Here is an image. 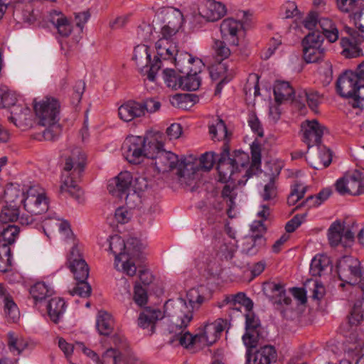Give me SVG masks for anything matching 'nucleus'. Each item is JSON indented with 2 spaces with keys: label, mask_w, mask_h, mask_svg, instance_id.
Listing matches in <instances>:
<instances>
[{
  "label": "nucleus",
  "mask_w": 364,
  "mask_h": 364,
  "mask_svg": "<svg viewBox=\"0 0 364 364\" xmlns=\"http://www.w3.org/2000/svg\"><path fill=\"white\" fill-rule=\"evenodd\" d=\"M86 156L79 149L66 159L61 174L60 192L68 193L79 203L82 201L83 192L78 186L85 166Z\"/></svg>",
  "instance_id": "f257e3e1"
},
{
  "label": "nucleus",
  "mask_w": 364,
  "mask_h": 364,
  "mask_svg": "<svg viewBox=\"0 0 364 364\" xmlns=\"http://www.w3.org/2000/svg\"><path fill=\"white\" fill-rule=\"evenodd\" d=\"M158 55L163 60H170L174 63L177 71L181 74L194 73L199 74L204 64L198 58L193 57L190 53L180 51L176 43H170L168 47H162L161 41L156 43Z\"/></svg>",
  "instance_id": "f03ea898"
},
{
  "label": "nucleus",
  "mask_w": 364,
  "mask_h": 364,
  "mask_svg": "<svg viewBox=\"0 0 364 364\" xmlns=\"http://www.w3.org/2000/svg\"><path fill=\"white\" fill-rule=\"evenodd\" d=\"M25 210L30 214H22L20 217L21 225H33L36 221L34 216L46 213L48 210V200L44 190L39 186H32L26 191L25 198L20 200Z\"/></svg>",
  "instance_id": "7ed1b4c3"
},
{
  "label": "nucleus",
  "mask_w": 364,
  "mask_h": 364,
  "mask_svg": "<svg viewBox=\"0 0 364 364\" xmlns=\"http://www.w3.org/2000/svg\"><path fill=\"white\" fill-rule=\"evenodd\" d=\"M191 159L188 160L187 157H184L179 160L176 154L163 149L156 155L153 161L158 173H165L178 168L177 175L179 178H190L189 167L193 169V162L195 159Z\"/></svg>",
  "instance_id": "20e7f679"
},
{
  "label": "nucleus",
  "mask_w": 364,
  "mask_h": 364,
  "mask_svg": "<svg viewBox=\"0 0 364 364\" xmlns=\"http://www.w3.org/2000/svg\"><path fill=\"white\" fill-rule=\"evenodd\" d=\"M164 313L170 317L171 323V331L174 328H186L193 319V310L186 304V300L180 297L176 301L168 300L165 306Z\"/></svg>",
  "instance_id": "39448f33"
},
{
  "label": "nucleus",
  "mask_w": 364,
  "mask_h": 364,
  "mask_svg": "<svg viewBox=\"0 0 364 364\" xmlns=\"http://www.w3.org/2000/svg\"><path fill=\"white\" fill-rule=\"evenodd\" d=\"M132 59L143 75H147V79L154 82L156 74L162 66L163 59L157 54L154 60L151 59L150 48L144 44L136 46L134 49Z\"/></svg>",
  "instance_id": "423d86ee"
},
{
  "label": "nucleus",
  "mask_w": 364,
  "mask_h": 364,
  "mask_svg": "<svg viewBox=\"0 0 364 364\" xmlns=\"http://www.w3.org/2000/svg\"><path fill=\"white\" fill-rule=\"evenodd\" d=\"M108 242L109 250L115 256L116 268L129 277L135 275L136 267L129 254H126L127 246L124 239L118 235H114L109 237Z\"/></svg>",
  "instance_id": "0eeeda50"
},
{
  "label": "nucleus",
  "mask_w": 364,
  "mask_h": 364,
  "mask_svg": "<svg viewBox=\"0 0 364 364\" xmlns=\"http://www.w3.org/2000/svg\"><path fill=\"white\" fill-rule=\"evenodd\" d=\"M323 41V35L318 30L312 31L304 37L302 40L303 55L306 63H316L323 58L326 52L322 47Z\"/></svg>",
  "instance_id": "6e6552de"
},
{
  "label": "nucleus",
  "mask_w": 364,
  "mask_h": 364,
  "mask_svg": "<svg viewBox=\"0 0 364 364\" xmlns=\"http://www.w3.org/2000/svg\"><path fill=\"white\" fill-rule=\"evenodd\" d=\"M33 108L42 126L58 122L60 105L57 99L46 97L39 102H35Z\"/></svg>",
  "instance_id": "1a4fd4ad"
},
{
  "label": "nucleus",
  "mask_w": 364,
  "mask_h": 364,
  "mask_svg": "<svg viewBox=\"0 0 364 364\" xmlns=\"http://www.w3.org/2000/svg\"><path fill=\"white\" fill-rule=\"evenodd\" d=\"M337 272L339 279L351 285L361 281L362 271L360 261L353 257H343L338 262Z\"/></svg>",
  "instance_id": "9d476101"
},
{
  "label": "nucleus",
  "mask_w": 364,
  "mask_h": 364,
  "mask_svg": "<svg viewBox=\"0 0 364 364\" xmlns=\"http://www.w3.org/2000/svg\"><path fill=\"white\" fill-rule=\"evenodd\" d=\"M146 139L139 136H130L122 144V151L124 158L131 164H138L144 159L143 149Z\"/></svg>",
  "instance_id": "9b49d317"
},
{
  "label": "nucleus",
  "mask_w": 364,
  "mask_h": 364,
  "mask_svg": "<svg viewBox=\"0 0 364 364\" xmlns=\"http://www.w3.org/2000/svg\"><path fill=\"white\" fill-rule=\"evenodd\" d=\"M336 189L341 195L359 196L364 193V177L359 171L346 175L336 181Z\"/></svg>",
  "instance_id": "f8f14e48"
},
{
  "label": "nucleus",
  "mask_w": 364,
  "mask_h": 364,
  "mask_svg": "<svg viewBox=\"0 0 364 364\" xmlns=\"http://www.w3.org/2000/svg\"><path fill=\"white\" fill-rule=\"evenodd\" d=\"M112 339L117 347L108 348L105 352L102 355L104 364L109 362H112L113 364H129L132 358L129 356L128 353L122 352L126 351L127 348L126 339L119 336H114Z\"/></svg>",
  "instance_id": "ddd939ff"
},
{
  "label": "nucleus",
  "mask_w": 364,
  "mask_h": 364,
  "mask_svg": "<svg viewBox=\"0 0 364 364\" xmlns=\"http://www.w3.org/2000/svg\"><path fill=\"white\" fill-rule=\"evenodd\" d=\"M217 170L219 175V181L223 183L228 182L230 179L236 181L235 175L237 173L230 154V148L227 143L223 144V149L218 159Z\"/></svg>",
  "instance_id": "4468645a"
},
{
  "label": "nucleus",
  "mask_w": 364,
  "mask_h": 364,
  "mask_svg": "<svg viewBox=\"0 0 364 364\" xmlns=\"http://www.w3.org/2000/svg\"><path fill=\"white\" fill-rule=\"evenodd\" d=\"M132 182V176L129 171L121 172L108 182L107 190L112 196L127 200L128 191Z\"/></svg>",
  "instance_id": "2eb2a0df"
},
{
  "label": "nucleus",
  "mask_w": 364,
  "mask_h": 364,
  "mask_svg": "<svg viewBox=\"0 0 364 364\" xmlns=\"http://www.w3.org/2000/svg\"><path fill=\"white\" fill-rule=\"evenodd\" d=\"M227 324V320L223 318H218L212 323H207L198 333L202 348L213 344L220 337Z\"/></svg>",
  "instance_id": "dca6fc26"
},
{
  "label": "nucleus",
  "mask_w": 364,
  "mask_h": 364,
  "mask_svg": "<svg viewBox=\"0 0 364 364\" xmlns=\"http://www.w3.org/2000/svg\"><path fill=\"white\" fill-rule=\"evenodd\" d=\"M360 83L357 80L354 72L345 71L336 81V90L338 93L344 98L353 99L355 96L357 87Z\"/></svg>",
  "instance_id": "f3484780"
},
{
  "label": "nucleus",
  "mask_w": 364,
  "mask_h": 364,
  "mask_svg": "<svg viewBox=\"0 0 364 364\" xmlns=\"http://www.w3.org/2000/svg\"><path fill=\"white\" fill-rule=\"evenodd\" d=\"M303 141L308 148L318 146L321 143L323 127L316 121H306L301 124Z\"/></svg>",
  "instance_id": "a211bd4d"
},
{
  "label": "nucleus",
  "mask_w": 364,
  "mask_h": 364,
  "mask_svg": "<svg viewBox=\"0 0 364 364\" xmlns=\"http://www.w3.org/2000/svg\"><path fill=\"white\" fill-rule=\"evenodd\" d=\"M247 364H270L277 360V351L272 346H264L254 353L247 350Z\"/></svg>",
  "instance_id": "6ab92c4d"
},
{
  "label": "nucleus",
  "mask_w": 364,
  "mask_h": 364,
  "mask_svg": "<svg viewBox=\"0 0 364 364\" xmlns=\"http://www.w3.org/2000/svg\"><path fill=\"white\" fill-rule=\"evenodd\" d=\"M243 28V24L240 21L232 18L224 19L220 26V33L223 39L230 42L232 46H237L239 39L237 33Z\"/></svg>",
  "instance_id": "aec40b11"
},
{
  "label": "nucleus",
  "mask_w": 364,
  "mask_h": 364,
  "mask_svg": "<svg viewBox=\"0 0 364 364\" xmlns=\"http://www.w3.org/2000/svg\"><path fill=\"white\" fill-rule=\"evenodd\" d=\"M227 13L226 6L221 2L207 0L199 10L200 15L208 21H216L223 18Z\"/></svg>",
  "instance_id": "412c9836"
},
{
  "label": "nucleus",
  "mask_w": 364,
  "mask_h": 364,
  "mask_svg": "<svg viewBox=\"0 0 364 364\" xmlns=\"http://www.w3.org/2000/svg\"><path fill=\"white\" fill-rule=\"evenodd\" d=\"M31 111L27 106L18 104L11 109V116L9 117V120L16 127L25 129L31 125Z\"/></svg>",
  "instance_id": "4be33fe9"
},
{
  "label": "nucleus",
  "mask_w": 364,
  "mask_h": 364,
  "mask_svg": "<svg viewBox=\"0 0 364 364\" xmlns=\"http://www.w3.org/2000/svg\"><path fill=\"white\" fill-rule=\"evenodd\" d=\"M142 107L139 101L128 100L119 107V117L126 122L141 118L144 117V109H142Z\"/></svg>",
  "instance_id": "5701e85b"
},
{
  "label": "nucleus",
  "mask_w": 364,
  "mask_h": 364,
  "mask_svg": "<svg viewBox=\"0 0 364 364\" xmlns=\"http://www.w3.org/2000/svg\"><path fill=\"white\" fill-rule=\"evenodd\" d=\"M163 318L164 313L161 311L151 307H146L140 313L137 323L140 328L144 329L150 327V332L152 334L154 332L156 322Z\"/></svg>",
  "instance_id": "b1692460"
},
{
  "label": "nucleus",
  "mask_w": 364,
  "mask_h": 364,
  "mask_svg": "<svg viewBox=\"0 0 364 364\" xmlns=\"http://www.w3.org/2000/svg\"><path fill=\"white\" fill-rule=\"evenodd\" d=\"M185 330L186 328H181L176 331V328H174L173 331L176 333L175 338L171 340V342H173L175 340L178 341L181 346L186 349L194 351L202 348L198 333L193 335L189 331Z\"/></svg>",
  "instance_id": "393cba45"
},
{
  "label": "nucleus",
  "mask_w": 364,
  "mask_h": 364,
  "mask_svg": "<svg viewBox=\"0 0 364 364\" xmlns=\"http://www.w3.org/2000/svg\"><path fill=\"white\" fill-rule=\"evenodd\" d=\"M0 298L4 304V314L9 322L15 323L20 317V312L17 305L14 301L11 296L7 292L6 289L0 285Z\"/></svg>",
  "instance_id": "a878e982"
},
{
  "label": "nucleus",
  "mask_w": 364,
  "mask_h": 364,
  "mask_svg": "<svg viewBox=\"0 0 364 364\" xmlns=\"http://www.w3.org/2000/svg\"><path fill=\"white\" fill-rule=\"evenodd\" d=\"M266 239L260 234L247 236L244 238L242 252L250 256L255 255L265 246Z\"/></svg>",
  "instance_id": "bb28decb"
},
{
  "label": "nucleus",
  "mask_w": 364,
  "mask_h": 364,
  "mask_svg": "<svg viewBox=\"0 0 364 364\" xmlns=\"http://www.w3.org/2000/svg\"><path fill=\"white\" fill-rule=\"evenodd\" d=\"M251 164L248 168L245 171V177L246 180L254 175L262 171L261 170V146L259 143L253 142L251 145Z\"/></svg>",
  "instance_id": "cd10ccee"
},
{
  "label": "nucleus",
  "mask_w": 364,
  "mask_h": 364,
  "mask_svg": "<svg viewBox=\"0 0 364 364\" xmlns=\"http://www.w3.org/2000/svg\"><path fill=\"white\" fill-rule=\"evenodd\" d=\"M218 157L219 155H216L213 152H205L200 156L198 165H195V163L197 161L196 157L190 156L188 158V160H192L191 158L195 159L193 162L194 166L193 169H191L189 168L190 178L191 177V175H193L196 171L199 169H203L205 171L210 170L213 168L215 162L218 161Z\"/></svg>",
  "instance_id": "c85d7f7f"
},
{
  "label": "nucleus",
  "mask_w": 364,
  "mask_h": 364,
  "mask_svg": "<svg viewBox=\"0 0 364 364\" xmlns=\"http://www.w3.org/2000/svg\"><path fill=\"white\" fill-rule=\"evenodd\" d=\"M65 311V301L61 298L51 299L47 305V313L50 319L58 323Z\"/></svg>",
  "instance_id": "c756f323"
},
{
  "label": "nucleus",
  "mask_w": 364,
  "mask_h": 364,
  "mask_svg": "<svg viewBox=\"0 0 364 364\" xmlns=\"http://www.w3.org/2000/svg\"><path fill=\"white\" fill-rule=\"evenodd\" d=\"M265 289L272 294L271 296L274 299V303L286 305L291 304V299L286 296V290L283 284L274 282H267L265 284Z\"/></svg>",
  "instance_id": "7c9ffc66"
},
{
  "label": "nucleus",
  "mask_w": 364,
  "mask_h": 364,
  "mask_svg": "<svg viewBox=\"0 0 364 364\" xmlns=\"http://www.w3.org/2000/svg\"><path fill=\"white\" fill-rule=\"evenodd\" d=\"M50 22L57 28L58 33L63 37H68L72 32L70 21L62 13L53 11L50 14Z\"/></svg>",
  "instance_id": "2f4dec72"
},
{
  "label": "nucleus",
  "mask_w": 364,
  "mask_h": 364,
  "mask_svg": "<svg viewBox=\"0 0 364 364\" xmlns=\"http://www.w3.org/2000/svg\"><path fill=\"white\" fill-rule=\"evenodd\" d=\"M26 192L21 189L18 183H9L4 190V198L6 204L19 205L20 200L25 198Z\"/></svg>",
  "instance_id": "473e14b6"
},
{
  "label": "nucleus",
  "mask_w": 364,
  "mask_h": 364,
  "mask_svg": "<svg viewBox=\"0 0 364 364\" xmlns=\"http://www.w3.org/2000/svg\"><path fill=\"white\" fill-rule=\"evenodd\" d=\"M274 95L277 103L291 100L294 94V89L288 82L277 81L274 86Z\"/></svg>",
  "instance_id": "72a5a7b5"
},
{
  "label": "nucleus",
  "mask_w": 364,
  "mask_h": 364,
  "mask_svg": "<svg viewBox=\"0 0 364 364\" xmlns=\"http://www.w3.org/2000/svg\"><path fill=\"white\" fill-rule=\"evenodd\" d=\"M96 326L100 335H109L114 327V321L112 316L107 311H100L97 317Z\"/></svg>",
  "instance_id": "f704fd0d"
},
{
  "label": "nucleus",
  "mask_w": 364,
  "mask_h": 364,
  "mask_svg": "<svg viewBox=\"0 0 364 364\" xmlns=\"http://www.w3.org/2000/svg\"><path fill=\"white\" fill-rule=\"evenodd\" d=\"M29 293L33 300L34 304H37L52 296L53 290L49 288L45 282H37L30 288Z\"/></svg>",
  "instance_id": "c9c22d12"
},
{
  "label": "nucleus",
  "mask_w": 364,
  "mask_h": 364,
  "mask_svg": "<svg viewBox=\"0 0 364 364\" xmlns=\"http://www.w3.org/2000/svg\"><path fill=\"white\" fill-rule=\"evenodd\" d=\"M210 76L214 81L220 80H231L232 70H230L227 63L223 60L216 63L210 67Z\"/></svg>",
  "instance_id": "e433bc0d"
},
{
  "label": "nucleus",
  "mask_w": 364,
  "mask_h": 364,
  "mask_svg": "<svg viewBox=\"0 0 364 364\" xmlns=\"http://www.w3.org/2000/svg\"><path fill=\"white\" fill-rule=\"evenodd\" d=\"M341 54L346 58H357L363 55L362 49L356 41H353L348 38H341Z\"/></svg>",
  "instance_id": "4c0bfd02"
},
{
  "label": "nucleus",
  "mask_w": 364,
  "mask_h": 364,
  "mask_svg": "<svg viewBox=\"0 0 364 364\" xmlns=\"http://www.w3.org/2000/svg\"><path fill=\"white\" fill-rule=\"evenodd\" d=\"M145 139V146L143 149L144 150V158H149L154 160L156 155L164 149V144L159 141L155 136L146 137Z\"/></svg>",
  "instance_id": "58836bf2"
},
{
  "label": "nucleus",
  "mask_w": 364,
  "mask_h": 364,
  "mask_svg": "<svg viewBox=\"0 0 364 364\" xmlns=\"http://www.w3.org/2000/svg\"><path fill=\"white\" fill-rule=\"evenodd\" d=\"M330 259L325 255H316L310 264V272L314 277H320L328 267Z\"/></svg>",
  "instance_id": "ea45409f"
},
{
  "label": "nucleus",
  "mask_w": 364,
  "mask_h": 364,
  "mask_svg": "<svg viewBox=\"0 0 364 364\" xmlns=\"http://www.w3.org/2000/svg\"><path fill=\"white\" fill-rule=\"evenodd\" d=\"M19 205L18 204H6L3 207L0 213V221L5 225L8 223L14 222L16 220H20Z\"/></svg>",
  "instance_id": "a19ab883"
},
{
  "label": "nucleus",
  "mask_w": 364,
  "mask_h": 364,
  "mask_svg": "<svg viewBox=\"0 0 364 364\" xmlns=\"http://www.w3.org/2000/svg\"><path fill=\"white\" fill-rule=\"evenodd\" d=\"M68 267L74 275L75 279H87L89 276V267L85 259L77 261L68 264Z\"/></svg>",
  "instance_id": "79ce46f5"
},
{
  "label": "nucleus",
  "mask_w": 364,
  "mask_h": 364,
  "mask_svg": "<svg viewBox=\"0 0 364 364\" xmlns=\"http://www.w3.org/2000/svg\"><path fill=\"white\" fill-rule=\"evenodd\" d=\"M182 80L181 82L180 89L183 90H196L199 88L201 79L198 74L191 72L188 74H182Z\"/></svg>",
  "instance_id": "37998d69"
},
{
  "label": "nucleus",
  "mask_w": 364,
  "mask_h": 364,
  "mask_svg": "<svg viewBox=\"0 0 364 364\" xmlns=\"http://www.w3.org/2000/svg\"><path fill=\"white\" fill-rule=\"evenodd\" d=\"M16 95L6 87H0V107L12 109L18 104Z\"/></svg>",
  "instance_id": "c03bdc74"
},
{
  "label": "nucleus",
  "mask_w": 364,
  "mask_h": 364,
  "mask_svg": "<svg viewBox=\"0 0 364 364\" xmlns=\"http://www.w3.org/2000/svg\"><path fill=\"white\" fill-rule=\"evenodd\" d=\"M209 134L213 140L226 139L228 137V129L223 120L218 118L215 123L210 124Z\"/></svg>",
  "instance_id": "a18cd8bd"
},
{
  "label": "nucleus",
  "mask_w": 364,
  "mask_h": 364,
  "mask_svg": "<svg viewBox=\"0 0 364 364\" xmlns=\"http://www.w3.org/2000/svg\"><path fill=\"white\" fill-rule=\"evenodd\" d=\"M11 251L10 245L0 243V272H8L11 267Z\"/></svg>",
  "instance_id": "49530a36"
},
{
  "label": "nucleus",
  "mask_w": 364,
  "mask_h": 364,
  "mask_svg": "<svg viewBox=\"0 0 364 364\" xmlns=\"http://www.w3.org/2000/svg\"><path fill=\"white\" fill-rule=\"evenodd\" d=\"M362 321H364V299L355 302L348 316V321L351 326H358Z\"/></svg>",
  "instance_id": "de8ad7c7"
},
{
  "label": "nucleus",
  "mask_w": 364,
  "mask_h": 364,
  "mask_svg": "<svg viewBox=\"0 0 364 364\" xmlns=\"http://www.w3.org/2000/svg\"><path fill=\"white\" fill-rule=\"evenodd\" d=\"M343 226L340 222L333 223L328 230L329 243L333 247H336L342 241Z\"/></svg>",
  "instance_id": "09e8293b"
},
{
  "label": "nucleus",
  "mask_w": 364,
  "mask_h": 364,
  "mask_svg": "<svg viewBox=\"0 0 364 364\" xmlns=\"http://www.w3.org/2000/svg\"><path fill=\"white\" fill-rule=\"evenodd\" d=\"M308 186H304L299 182H296L292 186L291 193L287 198L289 205H294L296 203L304 197Z\"/></svg>",
  "instance_id": "8fccbe9b"
},
{
  "label": "nucleus",
  "mask_w": 364,
  "mask_h": 364,
  "mask_svg": "<svg viewBox=\"0 0 364 364\" xmlns=\"http://www.w3.org/2000/svg\"><path fill=\"white\" fill-rule=\"evenodd\" d=\"M164 79L167 86L172 89H180L183 75L176 73L173 69L166 68L163 71Z\"/></svg>",
  "instance_id": "3c124183"
},
{
  "label": "nucleus",
  "mask_w": 364,
  "mask_h": 364,
  "mask_svg": "<svg viewBox=\"0 0 364 364\" xmlns=\"http://www.w3.org/2000/svg\"><path fill=\"white\" fill-rule=\"evenodd\" d=\"M20 229L16 225H4L3 228L0 243L12 245L19 233Z\"/></svg>",
  "instance_id": "603ef678"
},
{
  "label": "nucleus",
  "mask_w": 364,
  "mask_h": 364,
  "mask_svg": "<svg viewBox=\"0 0 364 364\" xmlns=\"http://www.w3.org/2000/svg\"><path fill=\"white\" fill-rule=\"evenodd\" d=\"M183 299L186 300V303L188 302V306L193 311L198 309L205 300L204 296H202L198 289L196 288L189 289L186 293V298Z\"/></svg>",
  "instance_id": "864d4df0"
},
{
  "label": "nucleus",
  "mask_w": 364,
  "mask_h": 364,
  "mask_svg": "<svg viewBox=\"0 0 364 364\" xmlns=\"http://www.w3.org/2000/svg\"><path fill=\"white\" fill-rule=\"evenodd\" d=\"M230 157L231 161L232 162L237 173L241 172L242 169L247 168V164H249V155L242 151H235Z\"/></svg>",
  "instance_id": "5fc2aeb1"
},
{
  "label": "nucleus",
  "mask_w": 364,
  "mask_h": 364,
  "mask_svg": "<svg viewBox=\"0 0 364 364\" xmlns=\"http://www.w3.org/2000/svg\"><path fill=\"white\" fill-rule=\"evenodd\" d=\"M167 24L179 30L183 23V15L182 12L175 8H171L166 12Z\"/></svg>",
  "instance_id": "6e6d98bb"
},
{
  "label": "nucleus",
  "mask_w": 364,
  "mask_h": 364,
  "mask_svg": "<svg viewBox=\"0 0 364 364\" xmlns=\"http://www.w3.org/2000/svg\"><path fill=\"white\" fill-rule=\"evenodd\" d=\"M212 48L215 57L220 61L228 58L231 53L226 43L220 40H214Z\"/></svg>",
  "instance_id": "4d7b16f0"
},
{
  "label": "nucleus",
  "mask_w": 364,
  "mask_h": 364,
  "mask_svg": "<svg viewBox=\"0 0 364 364\" xmlns=\"http://www.w3.org/2000/svg\"><path fill=\"white\" fill-rule=\"evenodd\" d=\"M228 304L230 306L242 305L245 310H252L253 308L252 301L242 292L232 295L231 299L228 301Z\"/></svg>",
  "instance_id": "13d9d810"
},
{
  "label": "nucleus",
  "mask_w": 364,
  "mask_h": 364,
  "mask_svg": "<svg viewBox=\"0 0 364 364\" xmlns=\"http://www.w3.org/2000/svg\"><path fill=\"white\" fill-rule=\"evenodd\" d=\"M76 287L70 291L72 295H78L80 297L86 298L90 296L92 291L91 286L86 282L87 279H76Z\"/></svg>",
  "instance_id": "bf43d9fd"
},
{
  "label": "nucleus",
  "mask_w": 364,
  "mask_h": 364,
  "mask_svg": "<svg viewBox=\"0 0 364 364\" xmlns=\"http://www.w3.org/2000/svg\"><path fill=\"white\" fill-rule=\"evenodd\" d=\"M125 244L127 246L126 254H129V257L132 258V261L134 262V257L138 255V253L141 251L143 245L140 240L135 237L128 239Z\"/></svg>",
  "instance_id": "052dcab7"
},
{
  "label": "nucleus",
  "mask_w": 364,
  "mask_h": 364,
  "mask_svg": "<svg viewBox=\"0 0 364 364\" xmlns=\"http://www.w3.org/2000/svg\"><path fill=\"white\" fill-rule=\"evenodd\" d=\"M133 299L136 305L144 307L148 301L147 291L140 284H136L134 288Z\"/></svg>",
  "instance_id": "680f3d73"
},
{
  "label": "nucleus",
  "mask_w": 364,
  "mask_h": 364,
  "mask_svg": "<svg viewBox=\"0 0 364 364\" xmlns=\"http://www.w3.org/2000/svg\"><path fill=\"white\" fill-rule=\"evenodd\" d=\"M245 329L246 331H258L260 327V321L252 310H245Z\"/></svg>",
  "instance_id": "e2e57ef3"
},
{
  "label": "nucleus",
  "mask_w": 364,
  "mask_h": 364,
  "mask_svg": "<svg viewBox=\"0 0 364 364\" xmlns=\"http://www.w3.org/2000/svg\"><path fill=\"white\" fill-rule=\"evenodd\" d=\"M144 109V117L146 113H154L159 110L161 102L155 98H146L142 101H139Z\"/></svg>",
  "instance_id": "0e129e2a"
},
{
  "label": "nucleus",
  "mask_w": 364,
  "mask_h": 364,
  "mask_svg": "<svg viewBox=\"0 0 364 364\" xmlns=\"http://www.w3.org/2000/svg\"><path fill=\"white\" fill-rule=\"evenodd\" d=\"M336 4L341 12L350 15L359 7L358 0H336Z\"/></svg>",
  "instance_id": "69168bd1"
},
{
  "label": "nucleus",
  "mask_w": 364,
  "mask_h": 364,
  "mask_svg": "<svg viewBox=\"0 0 364 364\" xmlns=\"http://www.w3.org/2000/svg\"><path fill=\"white\" fill-rule=\"evenodd\" d=\"M46 126H48V128H46L43 132V138L48 141L55 140L60 134L61 129L60 125L56 122L47 124Z\"/></svg>",
  "instance_id": "338daca9"
},
{
  "label": "nucleus",
  "mask_w": 364,
  "mask_h": 364,
  "mask_svg": "<svg viewBox=\"0 0 364 364\" xmlns=\"http://www.w3.org/2000/svg\"><path fill=\"white\" fill-rule=\"evenodd\" d=\"M350 17L353 20L355 26L360 33H364V7L359 6Z\"/></svg>",
  "instance_id": "774afa93"
}]
</instances>
